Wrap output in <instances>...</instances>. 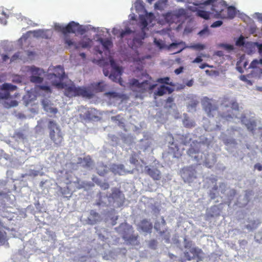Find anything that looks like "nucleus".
<instances>
[{
    "mask_svg": "<svg viewBox=\"0 0 262 262\" xmlns=\"http://www.w3.org/2000/svg\"><path fill=\"white\" fill-rule=\"evenodd\" d=\"M202 105L204 111L209 117H214L216 114H219L222 117L227 120L236 117L234 112L239 110V105L236 100L227 96L221 98L220 112L218 111V107L213 100L207 97L204 98Z\"/></svg>",
    "mask_w": 262,
    "mask_h": 262,
    "instance_id": "f257e3e1",
    "label": "nucleus"
},
{
    "mask_svg": "<svg viewBox=\"0 0 262 262\" xmlns=\"http://www.w3.org/2000/svg\"><path fill=\"white\" fill-rule=\"evenodd\" d=\"M64 75V69L60 66H51L48 69L47 77L52 85L63 88V83L61 81Z\"/></svg>",
    "mask_w": 262,
    "mask_h": 262,
    "instance_id": "f03ea898",
    "label": "nucleus"
},
{
    "mask_svg": "<svg viewBox=\"0 0 262 262\" xmlns=\"http://www.w3.org/2000/svg\"><path fill=\"white\" fill-rule=\"evenodd\" d=\"M129 84L132 91L137 93L136 97H141V94L148 90H153L156 85V84H150L147 80L139 82L138 80L135 78L131 79Z\"/></svg>",
    "mask_w": 262,
    "mask_h": 262,
    "instance_id": "7ed1b4c3",
    "label": "nucleus"
},
{
    "mask_svg": "<svg viewBox=\"0 0 262 262\" xmlns=\"http://www.w3.org/2000/svg\"><path fill=\"white\" fill-rule=\"evenodd\" d=\"M67 96H81L90 99L94 96V94L90 89L86 87L68 86L67 85Z\"/></svg>",
    "mask_w": 262,
    "mask_h": 262,
    "instance_id": "20e7f679",
    "label": "nucleus"
},
{
    "mask_svg": "<svg viewBox=\"0 0 262 262\" xmlns=\"http://www.w3.org/2000/svg\"><path fill=\"white\" fill-rule=\"evenodd\" d=\"M124 196L118 190L114 191L110 196L101 197L100 200L98 203V205H112L119 206L122 203Z\"/></svg>",
    "mask_w": 262,
    "mask_h": 262,
    "instance_id": "39448f33",
    "label": "nucleus"
},
{
    "mask_svg": "<svg viewBox=\"0 0 262 262\" xmlns=\"http://www.w3.org/2000/svg\"><path fill=\"white\" fill-rule=\"evenodd\" d=\"M48 128L50 130V136L52 140L56 144H60L63 138L60 134V130L56 123L54 121L49 120Z\"/></svg>",
    "mask_w": 262,
    "mask_h": 262,
    "instance_id": "423d86ee",
    "label": "nucleus"
},
{
    "mask_svg": "<svg viewBox=\"0 0 262 262\" xmlns=\"http://www.w3.org/2000/svg\"><path fill=\"white\" fill-rule=\"evenodd\" d=\"M202 250L195 247H190L187 248L184 252V256L188 260L196 259L197 261L202 260Z\"/></svg>",
    "mask_w": 262,
    "mask_h": 262,
    "instance_id": "0eeeda50",
    "label": "nucleus"
},
{
    "mask_svg": "<svg viewBox=\"0 0 262 262\" xmlns=\"http://www.w3.org/2000/svg\"><path fill=\"white\" fill-rule=\"evenodd\" d=\"M30 71L32 75L30 77L31 82L34 83H41L43 81V78L41 77L43 71L34 66L31 67Z\"/></svg>",
    "mask_w": 262,
    "mask_h": 262,
    "instance_id": "6e6552de",
    "label": "nucleus"
},
{
    "mask_svg": "<svg viewBox=\"0 0 262 262\" xmlns=\"http://www.w3.org/2000/svg\"><path fill=\"white\" fill-rule=\"evenodd\" d=\"M92 40L90 38L83 39L78 42H72L70 40L67 39V45L69 46L73 45L76 49L80 48H87L91 46Z\"/></svg>",
    "mask_w": 262,
    "mask_h": 262,
    "instance_id": "1a4fd4ad",
    "label": "nucleus"
},
{
    "mask_svg": "<svg viewBox=\"0 0 262 262\" xmlns=\"http://www.w3.org/2000/svg\"><path fill=\"white\" fill-rule=\"evenodd\" d=\"M181 176L185 182H192L196 178L195 172L191 169H183L181 171Z\"/></svg>",
    "mask_w": 262,
    "mask_h": 262,
    "instance_id": "9d476101",
    "label": "nucleus"
},
{
    "mask_svg": "<svg viewBox=\"0 0 262 262\" xmlns=\"http://www.w3.org/2000/svg\"><path fill=\"white\" fill-rule=\"evenodd\" d=\"M83 31L81 26L78 23L71 21L67 25V33H82Z\"/></svg>",
    "mask_w": 262,
    "mask_h": 262,
    "instance_id": "9b49d317",
    "label": "nucleus"
},
{
    "mask_svg": "<svg viewBox=\"0 0 262 262\" xmlns=\"http://www.w3.org/2000/svg\"><path fill=\"white\" fill-rule=\"evenodd\" d=\"M141 24L143 28L142 29V31L137 34V36L134 38L133 42L135 43H137L138 44H141L142 40H143L145 37L146 33L144 31V28L147 26L148 23L147 20L145 19H144L142 20Z\"/></svg>",
    "mask_w": 262,
    "mask_h": 262,
    "instance_id": "f8f14e48",
    "label": "nucleus"
},
{
    "mask_svg": "<svg viewBox=\"0 0 262 262\" xmlns=\"http://www.w3.org/2000/svg\"><path fill=\"white\" fill-rule=\"evenodd\" d=\"M122 73V69L119 70L118 68H117V70H112L111 73L109 75V78L112 81L116 82H119L121 85H122V80L121 78Z\"/></svg>",
    "mask_w": 262,
    "mask_h": 262,
    "instance_id": "ddd939ff",
    "label": "nucleus"
},
{
    "mask_svg": "<svg viewBox=\"0 0 262 262\" xmlns=\"http://www.w3.org/2000/svg\"><path fill=\"white\" fill-rule=\"evenodd\" d=\"M152 227V224L146 220L142 221L139 225V229L145 233H150Z\"/></svg>",
    "mask_w": 262,
    "mask_h": 262,
    "instance_id": "4468645a",
    "label": "nucleus"
},
{
    "mask_svg": "<svg viewBox=\"0 0 262 262\" xmlns=\"http://www.w3.org/2000/svg\"><path fill=\"white\" fill-rule=\"evenodd\" d=\"M188 9L192 11H196L197 16L203 18L206 20L210 18V13L208 11L203 10H197V8L193 6H189Z\"/></svg>",
    "mask_w": 262,
    "mask_h": 262,
    "instance_id": "2eb2a0df",
    "label": "nucleus"
},
{
    "mask_svg": "<svg viewBox=\"0 0 262 262\" xmlns=\"http://www.w3.org/2000/svg\"><path fill=\"white\" fill-rule=\"evenodd\" d=\"M43 108L45 111L52 114H55L57 112V109L51 106L50 101L48 100H43L42 101Z\"/></svg>",
    "mask_w": 262,
    "mask_h": 262,
    "instance_id": "dca6fc26",
    "label": "nucleus"
},
{
    "mask_svg": "<svg viewBox=\"0 0 262 262\" xmlns=\"http://www.w3.org/2000/svg\"><path fill=\"white\" fill-rule=\"evenodd\" d=\"M223 15H225V17H221V18L232 19L236 15L235 9L233 6H229L228 7H227L226 10H225V11L223 12Z\"/></svg>",
    "mask_w": 262,
    "mask_h": 262,
    "instance_id": "f3484780",
    "label": "nucleus"
},
{
    "mask_svg": "<svg viewBox=\"0 0 262 262\" xmlns=\"http://www.w3.org/2000/svg\"><path fill=\"white\" fill-rule=\"evenodd\" d=\"M173 89L166 86L164 85H160L158 88L156 93V94L159 96H162L166 93H168L169 94L173 92Z\"/></svg>",
    "mask_w": 262,
    "mask_h": 262,
    "instance_id": "a211bd4d",
    "label": "nucleus"
},
{
    "mask_svg": "<svg viewBox=\"0 0 262 262\" xmlns=\"http://www.w3.org/2000/svg\"><path fill=\"white\" fill-rule=\"evenodd\" d=\"M146 168H147L146 170L148 174L154 179L159 180L160 179V172L157 168L154 167L153 166L151 167H148V166H146Z\"/></svg>",
    "mask_w": 262,
    "mask_h": 262,
    "instance_id": "6ab92c4d",
    "label": "nucleus"
},
{
    "mask_svg": "<svg viewBox=\"0 0 262 262\" xmlns=\"http://www.w3.org/2000/svg\"><path fill=\"white\" fill-rule=\"evenodd\" d=\"M89 223L92 225L95 224L100 220L99 215L94 210H92L88 217Z\"/></svg>",
    "mask_w": 262,
    "mask_h": 262,
    "instance_id": "aec40b11",
    "label": "nucleus"
},
{
    "mask_svg": "<svg viewBox=\"0 0 262 262\" xmlns=\"http://www.w3.org/2000/svg\"><path fill=\"white\" fill-rule=\"evenodd\" d=\"M132 33V31L129 28H125V30L120 31V30H116L115 29H114L113 30V33L115 35H117L118 33H119V37L121 38H123L126 35H129Z\"/></svg>",
    "mask_w": 262,
    "mask_h": 262,
    "instance_id": "412c9836",
    "label": "nucleus"
},
{
    "mask_svg": "<svg viewBox=\"0 0 262 262\" xmlns=\"http://www.w3.org/2000/svg\"><path fill=\"white\" fill-rule=\"evenodd\" d=\"M96 92H102L105 90L106 84L102 81L94 83L92 84Z\"/></svg>",
    "mask_w": 262,
    "mask_h": 262,
    "instance_id": "4be33fe9",
    "label": "nucleus"
},
{
    "mask_svg": "<svg viewBox=\"0 0 262 262\" xmlns=\"http://www.w3.org/2000/svg\"><path fill=\"white\" fill-rule=\"evenodd\" d=\"M187 154L193 159L195 160L196 161L199 159V151L196 150L193 147H190L187 150Z\"/></svg>",
    "mask_w": 262,
    "mask_h": 262,
    "instance_id": "5701e85b",
    "label": "nucleus"
},
{
    "mask_svg": "<svg viewBox=\"0 0 262 262\" xmlns=\"http://www.w3.org/2000/svg\"><path fill=\"white\" fill-rule=\"evenodd\" d=\"M242 122L245 124L248 130L254 132L256 126V123L254 120H249L247 123H245L244 120H242Z\"/></svg>",
    "mask_w": 262,
    "mask_h": 262,
    "instance_id": "b1692460",
    "label": "nucleus"
},
{
    "mask_svg": "<svg viewBox=\"0 0 262 262\" xmlns=\"http://www.w3.org/2000/svg\"><path fill=\"white\" fill-rule=\"evenodd\" d=\"M260 224L258 221H247V224L246 225V228L249 231L255 229L257 226Z\"/></svg>",
    "mask_w": 262,
    "mask_h": 262,
    "instance_id": "393cba45",
    "label": "nucleus"
},
{
    "mask_svg": "<svg viewBox=\"0 0 262 262\" xmlns=\"http://www.w3.org/2000/svg\"><path fill=\"white\" fill-rule=\"evenodd\" d=\"M165 221H164L163 217H162L160 219V221H157L154 225V228L157 231H159L161 234H162L161 228L163 226H165Z\"/></svg>",
    "mask_w": 262,
    "mask_h": 262,
    "instance_id": "a878e982",
    "label": "nucleus"
},
{
    "mask_svg": "<svg viewBox=\"0 0 262 262\" xmlns=\"http://www.w3.org/2000/svg\"><path fill=\"white\" fill-rule=\"evenodd\" d=\"M183 123L185 127L191 128L195 126L193 121L189 119L188 117H185L183 120Z\"/></svg>",
    "mask_w": 262,
    "mask_h": 262,
    "instance_id": "bb28decb",
    "label": "nucleus"
},
{
    "mask_svg": "<svg viewBox=\"0 0 262 262\" xmlns=\"http://www.w3.org/2000/svg\"><path fill=\"white\" fill-rule=\"evenodd\" d=\"M99 41L106 50H109L110 48L112 46V42L108 39H104L100 38Z\"/></svg>",
    "mask_w": 262,
    "mask_h": 262,
    "instance_id": "cd10ccee",
    "label": "nucleus"
},
{
    "mask_svg": "<svg viewBox=\"0 0 262 262\" xmlns=\"http://www.w3.org/2000/svg\"><path fill=\"white\" fill-rule=\"evenodd\" d=\"M54 29L56 31L61 33L63 35H66V26L56 24L54 25Z\"/></svg>",
    "mask_w": 262,
    "mask_h": 262,
    "instance_id": "c85d7f7f",
    "label": "nucleus"
},
{
    "mask_svg": "<svg viewBox=\"0 0 262 262\" xmlns=\"http://www.w3.org/2000/svg\"><path fill=\"white\" fill-rule=\"evenodd\" d=\"M123 238L131 245H136L138 244L137 236H132L127 238V237L124 236Z\"/></svg>",
    "mask_w": 262,
    "mask_h": 262,
    "instance_id": "c756f323",
    "label": "nucleus"
},
{
    "mask_svg": "<svg viewBox=\"0 0 262 262\" xmlns=\"http://www.w3.org/2000/svg\"><path fill=\"white\" fill-rule=\"evenodd\" d=\"M2 88L3 90L8 92V91L16 90L17 89V86L10 83H5L3 84Z\"/></svg>",
    "mask_w": 262,
    "mask_h": 262,
    "instance_id": "7c9ffc66",
    "label": "nucleus"
},
{
    "mask_svg": "<svg viewBox=\"0 0 262 262\" xmlns=\"http://www.w3.org/2000/svg\"><path fill=\"white\" fill-rule=\"evenodd\" d=\"M170 78L168 77H166L164 78H160L157 80V82L160 83L169 84L170 85H173L172 82H169Z\"/></svg>",
    "mask_w": 262,
    "mask_h": 262,
    "instance_id": "2f4dec72",
    "label": "nucleus"
},
{
    "mask_svg": "<svg viewBox=\"0 0 262 262\" xmlns=\"http://www.w3.org/2000/svg\"><path fill=\"white\" fill-rule=\"evenodd\" d=\"M81 161L80 163L81 164H91L92 163V159L90 156H84L83 158H80Z\"/></svg>",
    "mask_w": 262,
    "mask_h": 262,
    "instance_id": "473e14b6",
    "label": "nucleus"
},
{
    "mask_svg": "<svg viewBox=\"0 0 262 262\" xmlns=\"http://www.w3.org/2000/svg\"><path fill=\"white\" fill-rule=\"evenodd\" d=\"M98 168V173L100 176H103L106 173V167L104 165H99Z\"/></svg>",
    "mask_w": 262,
    "mask_h": 262,
    "instance_id": "72a5a7b5",
    "label": "nucleus"
},
{
    "mask_svg": "<svg viewBox=\"0 0 262 262\" xmlns=\"http://www.w3.org/2000/svg\"><path fill=\"white\" fill-rule=\"evenodd\" d=\"M245 44V38L241 35L236 41V45L237 46H244Z\"/></svg>",
    "mask_w": 262,
    "mask_h": 262,
    "instance_id": "f704fd0d",
    "label": "nucleus"
},
{
    "mask_svg": "<svg viewBox=\"0 0 262 262\" xmlns=\"http://www.w3.org/2000/svg\"><path fill=\"white\" fill-rule=\"evenodd\" d=\"M38 88L40 90L44 91L47 94H51L52 90L49 86L48 85H39Z\"/></svg>",
    "mask_w": 262,
    "mask_h": 262,
    "instance_id": "c9c22d12",
    "label": "nucleus"
},
{
    "mask_svg": "<svg viewBox=\"0 0 262 262\" xmlns=\"http://www.w3.org/2000/svg\"><path fill=\"white\" fill-rule=\"evenodd\" d=\"M110 62L111 66L112 68V70H117V68H118L119 70L122 69L121 67L116 64L115 60L112 58L110 59Z\"/></svg>",
    "mask_w": 262,
    "mask_h": 262,
    "instance_id": "e433bc0d",
    "label": "nucleus"
},
{
    "mask_svg": "<svg viewBox=\"0 0 262 262\" xmlns=\"http://www.w3.org/2000/svg\"><path fill=\"white\" fill-rule=\"evenodd\" d=\"M6 241V233L0 231V245H4Z\"/></svg>",
    "mask_w": 262,
    "mask_h": 262,
    "instance_id": "4c0bfd02",
    "label": "nucleus"
},
{
    "mask_svg": "<svg viewBox=\"0 0 262 262\" xmlns=\"http://www.w3.org/2000/svg\"><path fill=\"white\" fill-rule=\"evenodd\" d=\"M10 97V93L7 91H5L4 93H0V99H7Z\"/></svg>",
    "mask_w": 262,
    "mask_h": 262,
    "instance_id": "58836bf2",
    "label": "nucleus"
},
{
    "mask_svg": "<svg viewBox=\"0 0 262 262\" xmlns=\"http://www.w3.org/2000/svg\"><path fill=\"white\" fill-rule=\"evenodd\" d=\"M199 102L198 101L196 100H192L187 105L188 108H195L197 105L198 104Z\"/></svg>",
    "mask_w": 262,
    "mask_h": 262,
    "instance_id": "ea45409f",
    "label": "nucleus"
},
{
    "mask_svg": "<svg viewBox=\"0 0 262 262\" xmlns=\"http://www.w3.org/2000/svg\"><path fill=\"white\" fill-rule=\"evenodd\" d=\"M138 156L135 154H132L130 157L129 161L131 164H136L138 162Z\"/></svg>",
    "mask_w": 262,
    "mask_h": 262,
    "instance_id": "a19ab883",
    "label": "nucleus"
},
{
    "mask_svg": "<svg viewBox=\"0 0 262 262\" xmlns=\"http://www.w3.org/2000/svg\"><path fill=\"white\" fill-rule=\"evenodd\" d=\"M259 64H260V59H254L251 62L250 67L253 69L256 68Z\"/></svg>",
    "mask_w": 262,
    "mask_h": 262,
    "instance_id": "79ce46f5",
    "label": "nucleus"
},
{
    "mask_svg": "<svg viewBox=\"0 0 262 262\" xmlns=\"http://www.w3.org/2000/svg\"><path fill=\"white\" fill-rule=\"evenodd\" d=\"M43 33V30H38L33 31L34 36L36 37H41Z\"/></svg>",
    "mask_w": 262,
    "mask_h": 262,
    "instance_id": "37998d69",
    "label": "nucleus"
},
{
    "mask_svg": "<svg viewBox=\"0 0 262 262\" xmlns=\"http://www.w3.org/2000/svg\"><path fill=\"white\" fill-rule=\"evenodd\" d=\"M205 46L204 45L198 43L192 46V48L196 50H202L205 49Z\"/></svg>",
    "mask_w": 262,
    "mask_h": 262,
    "instance_id": "c03bdc74",
    "label": "nucleus"
},
{
    "mask_svg": "<svg viewBox=\"0 0 262 262\" xmlns=\"http://www.w3.org/2000/svg\"><path fill=\"white\" fill-rule=\"evenodd\" d=\"M223 24V22L221 20H217L214 22L211 25V28H216L221 26Z\"/></svg>",
    "mask_w": 262,
    "mask_h": 262,
    "instance_id": "a18cd8bd",
    "label": "nucleus"
},
{
    "mask_svg": "<svg viewBox=\"0 0 262 262\" xmlns=\"http://www.w3.org/2000/svg\"><path fill=\"white\" fill-rule=\"evenodd\" d=\"M50 34H49V30H43V33L41 35V37L42 38L48 39L50 38Z\"/></svg>",
    "mask_w": 262,
    "mask_h": 262,
    "instance_id": "49530a36",
    "label": "nucleus"
},
{
    "mask_svg": "<svg viewBox=\"0 0 262 262\" xmlns=\"http://www.w3.org/2000/svg\"><path fill=\"white\" fill-rule=\"evenodd\" d=\"M118 116H114L112 117V120L113 121H118V125L120 126L124 127V123L117 119Z\"/></svg>",
    "mask_w": 262,
    "mask_h": 262,
    "instance_id": "de8ad7c7",
    "label": "nucleus"
},
{
    "mask_svg": "<svg viewBox=\"0 0 262 262\" xmlns=\"http://www.w3.org/2000/svg\"><path fill=\"white\" fill-rule=\"evenodd\" d=\"M184 45V43L183 41H181V42H178V43L173 42L171 44H170V48L171 49L172 48L174 49V48H177L178 46Z\"/></svg>",
    "mask_w": 262,
    "mask_h": 262,
    "instance_id": "09e8293b",
    "label": "nucleus"
},
{
    "mask_svg": "<svg viewBox=\"0 0 262 262\" xmlns=\"http://www.w3.org/2000/svg\"><path fill=\"white\" fill-rule=\"evenodd\" d=\"M251 194V192L249 191L246 193L245 195L244 196V202H243L242 205H244L247 203L249 200V195Z\"/></svg>",
    "mask_w": 262,
    "mask_h": 262,
    "instance_id": "8fccbe9b",
    "label": "nucleus"
},
{
    "mask_svg": "<svg viewBox=\"0 0 262 262\" xmlns=\"http://www.w3.org/2000/svg\"><path fill=\"white\" fill-rule=\"evenodd\" d=\"M103 257L104 259H110L111 258H114L112 254V252H109V255H107L106 252L104 253Z\"/></svg>",
    "mask_w": 262,
    "mask_h": 262,
    "instance_id": "3c124183",
    "label": "nucleus"
},
{
    "mask_svg": "<svg viewBox=\"0 0 262 262\" xmlns=\"http://www.w3.org/2000/svg\"><path fill=\"white\" fill-rule=\"evenodd\" d=\"M115 167L116 166L117 168H120V171L118 172L119 174H123V172H125L126 171L123 170V167H124V165H114Z\"/></svg>",
    "mask_w": 262,
    "mask_h": 262,
    "instance_id": "603ef678",
    "label": "nucleus"
},
{
    "mask_svg": "<svg viewBox=\"0 0 262 262\" xmlns=\"http://www.w3.org/2000/svg\"><path fill=\"white\" fill-rule=\"evenodd\" d=\"M15 136L19 139L24 138V134L20 132H16L15 133Z\"/></svg>",
    "mask_w": 262,
    "mask_h": 262,
    "instance_id": "864d4df0",
    "label": "nucleus"
},
{
    "mask_svg": "<svg viewBox=\"0 0 262 262\" xmlns=\"http://www.w3.org/2000/svg\"><path fill=\"white\" fill-rule=\"evenodd\" d=\"M167 0H159L155 4V7L157 9H159V5L161 3H167Z\"/></svg>",
    "mask_w": 262,
    "mask_h": 262,
    "instance_id": "5fc2aeb1",
    "label": "nucleus"
},
{
    "mask_svg": "<svg viewBox=\"0 0 262 262\" xmlns=\"http://www.w3.org/2000/svg\"><path fill=\"white\" fill-rule=\"evenodd\" d=\"M175 147L177 148V152L173 151V157H174L179 158V157H180L181 156V154L179 151V149H178V147L176 146Z\"/></svg>",
    "mask_w": 262,
    "mask_h": 262,
    "instance_id": "6e6d98bb",
    "label": "nucleus"
},
{
    "mask_svg": "<svg viewBox=\"0 0 262 262\" xmlns=\"http://www.w3.org/2000/svg\"><path fill=\"white\" fill-rule=\"evenodd\" d=\"M203 61V59L202 58V56H198L196 58H195L192 61L193 63H200Z\"/></svg>",
    "mask_w": 262,
    "mask_h": 262,
    "instance_id": "4d7b16f0",
    "label": "nucleus"
},
{
    "mask_svg": "<svg viewBox=\"0 0 262 262\" xmlns=\"http://www.w3.org/2000/svg\"><path fill=\"white\" fill-rule=\"evenodd\" d=\"M30 174L35 176L38 175H41L42 173L39 171L33 170H32L31 173H30Z\"/></svg>",
    "mask_w": 262,
    "mask_h": 262,
    "instance_id": "13d9d810",
    "label": "nucleus"
},
{
    "mask_svg": "<svg viewBox=\"0 0 262 262\" xmlns=\"http://www.w3.org/2000/svg\"><path fill=\"white\" fill-rule=\"evenodd\" d=\"M106 95L110 96L113 97H116L117 95V93L114 92H109L105 93Z\"/></svg>",
    "mask_w": 262,
    "mask_h": 262,
    "instance_id": "bf43d9fd",
    "label": "nucleus"
},
{
    "mask_svg": "<svg viewBox=\"0 0 262 262\" xmlns=\"http://www.w3.org/2000/svg\"><path fill=\"white\" fill-rule=\"evenodd\" d=\"M183 68L182 67H180L179 68L176 69L174 70V73L177 74H180L183 72Z\"/></svg>",
    "mask_w": 262,
    "mask_h": 262,
    "instance_id": "052dcab7",
    "label": "nucleus"
},
{
    "mask_svg": "<svg viewBox=\"0 0 262 262\" xmlns=\"http://www.w3.org/2000/svg\"><path fill=\"white\" fill-rule=\"evenodd\" d=\"M255 43L257 47L259 53L261 54L262 53V43H258L257 42H256Z\"/></svg>",
    "mask_w": 262,
    "mask_h": 262,
    "instance_id": "680f3d73",
    "label": "nucleus"
},
{
    "mask_svg": "<svg viewBox=\"0 0 262 262\" xmlns=\"http://www.w3.org/2000/svg\"><path fill=\"white\" fill-rule=\"evenodd\" d=\"M206 33H209V30L207 28H205L202 30H201V31H200V32L199 33V34L201 36L205 34Z\"/></svg>",
    "mask_w": 262,
    "mask_h": 262,
    "instance_id": "e2e57ef3",
    "label": "nucleus"
},
{
    "mask_svg": "<svg viewBox=\"0 0 262 262\" xmlns=\"http://www.w3.org/2000/svg\"><path fill=\"white\" fill-rule=\"evenodd\" d=\"M103 74L105 76H107L110 75L109 71L106 68H104L103 69Z\"/></svg>",
    "mask_w": 262,
    "mask_h": 262,
    "instance_id": "0e129e2a",
    "label": "nucleus"
},
{
    "mask_svg": "<svg viewBox=\"0 0 262 262\" xmlns=\"http://www.w3.org/2000/svg\"><path fill=\"white\" fill-rule=\"evenodd\" d=\"M225 185L224 183H222L220 186V189L221 190V192L224 193L225 192Z\"/></svg>",
    "mask_w": 262,
    "mask_h": 262,
    "instance_id": "69168bd1",
    "label": "nucleus"
},
{
    "mask_svg": "<svg viewBox=\"0 0 262 262\" xmlns=\"http://www.w3.org/2000/svg\"><path fill=\"white\" fill-rule=\"evenodd\" d=\"M193 84V79H191L189 81H188L186 83V85L188 86H191Z\"/></svg>",
    "mask_w": 262,
    "mask_h": 262,
    "instance_id": "338daca9",
    "label": "nucleus"
},
{
    "mask_svg": "<svg viewBox=\"0 0 262 262\" xmlns=\"http://www.w3.org/2000/svg\"><path fill=\"white\" fill-rule=\"evenodd\" d=\"M87 257L85 256H81L78 260V262H84L86 260Z\"/></svg>",
    "mask_w": 262,
    "mask_h": 262,
    "instance_id": "774afa93",
    "label": "nucleus"
}]
</instances>
